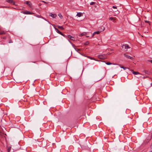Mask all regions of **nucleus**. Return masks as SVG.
<instances>
[{
  "instance_id": "f257e3e1",
  "label": "nucleus",
  "mask_w": 152,
  "mask_h": 152,
  "mask_svg": "<svg viewBox=\"0 0 152 152\" xmlns=\"http://www.w3.org/2000/svg\"><path fill=\"white\" fill-rule=\"evenodd\" d=\"M98 57L99 58L102 59H105L107 58L106 55L105 54L99 55Z\"/></svg>"
},
{
  "instance_id": "f03ea898",
  "label": "nucleus",
  "mask_w": 152,
  "mask_h": 152,
  "mask_svg": "<svg viewBox=\"0 0 152 152\" xmlns=\"http://www.w3.org/2000/svg\"><path fill=\"white\" fill-rule=\"evenodd\" d=\"M102 30H101L100 31H96L94 32V33L93 34L92 36H93L95 34H99L101 32L104 31L105 29V28L104 27H102Z\"/></svg>"
},
{
  "instance_id": "7ed1b4c3",
  "label": "nucleus",
  "mask_w": 152,
  "mask_h": 152,
  "mask_svg": "<svg viewBox=\"0 0 152 152\" xmlns=\"http://www.w3.org/2000/svg\"><path fill=\"white\" fill-rule=\"evenodd\" d=\"M21 12V13H22L24 14H26V15H31V14H34V13L33 12H31L29 11H22Z\"/></svg>"
},
{
  "instance_id": "20e7f679",
  "label": "nucleus",
  "mask_w": 152,
  "mask_h": 152,
  "mask_svg": "<svg viewBox=\"0 0 152 152\" xmlns=\"http://www.w3.org/2000/svg\"><path fill=\"white\" fill-rule=\"evenodd\" d=\"M24 4L28 5L30 8L32 7V4L29 1H26L24 2Z\"/></svg>"
},
{
  "instance_id": "39448f33",
  "label": "nucleus",
  "mask_w": 152,
  "mask_h": 152,
  "mask_svg": "<svg viewBox=\"0 0 152 152\" xmlns=\"http://www.w3.org/2000/svg\"><path fill=\"white\" fill-rule=\"evenodd\" d=\"M124 56L127 58L131 60H133L134 58L133 57H131L130 56L127 55L126 53L124 54Z\"/></svg>"
},
{
  "instance_id": "423d86ee",
  "label": "nucleus",
  "mask_w": 152,
  "mask_h": 152,
  "mask_svg": "<svg viewBox=\"0 0 152 152\" xmlns=\"http://www.w3.org/2000/svg\"><path fill=\"white\" fill-rule=\"evenodd\" d=\"M49 15L53 18H55L57 17V15L55 14H53L52 13H50Z\"/></svg>"
},
{
  "instance_id": "0eeeda50",
  "label": "nucleus",
  "mask_w": 152,
  "mask_h": 152,
  "mask_svg": "<svg viewBox=\"0 0 152 152\" xmlns=\"http://www.w3.org/2000/svg\"><path fill=\"white\" fill-rule=\"evenodd\" d=\"M116 19H117V18L115 17L113 18V17H110L109 18V20L113 21V22L114 23H115L116 22L115 20H116Z\"/></svg>"
},
{
  "instance_id": "6e6552de",
  "label": "nucleus",
  "mask_w": 152,
  "mask_h": 152,
  "mask_svg": "<svg viewBox=\"0 0 152 152\" xmlns=\"http://www.w3.org/2000/svg\"><path fill=\"white\" fill-rule=\"evenodd\" d=\"M124 50L126 51L128 49L130 48V47L128 45L126 44H124Z\"/></svg>"
},
{
  "instance_id": "1a4fd4ad",
  "label": "nucleus",
  "mask_w": 152,
  "mask_h": 152,
  "mask_svg": "<svg viewBox=\"0 0 152 152\" xmlns=\"http://www.w3.org/2000/svg\"><path fill=\"white\" fill-rule=\"evenodd\" d=\"M67 37H68L70 39V40H75V39L74 37L71 36L70 35H68L67 36Z\"/></svg>"
},
{
  "instance_id": "9d476101",
  "label": "nucleus",
  "mask_w": 152,
  "mask_h": 152,
  "mask_svg": "<svg viewBox=\"0 0 152 152\" xmlns=\"http://www.w3.org/2000/svg\"><path fill=\"white\" fill-rule=\"evenodd\" d=\"M6 1L8 2L9 3L12 4H15V2L12 0H7Z\"/></svg>"
},
{
  "instance_id": "9b49d317",
  "label": "nucleus",
  "mask_w": 152,
  "mask_h": 152,
  "mask_svg": "<svg viewBox=\"0 0 152 152\" xmlns=\"http://www.w3.org/2000/svg\"><path fill=\"white\" fill-rule=\"evenodd\" d=\"M131 71L132 72V73L134 75H137L138 74H140L138 72H135L133 70H132Z\"/></svg>"
},
{
  "instance_id": "f8f14e48",
  "label": "nucleus",
  "mask_w": 152,
  "mask_h": 152,
  "mask_svg": "<svg viewBox=\"0 0 152 152\" xmlns=\"http://www.w3.org/2000/svg\"><path fill=\"white\" fill-rule=\"evenodd\" d=\"M56 27H58V28H60L61 30H64V27L62 26H61L58 25L56 26Z\"/></svg>"
},
{
  "instance_id": "ddd939ff",
  "label": "nucleus",
  "mask_w": 152,
  "mask_h": 152,
  "mask_svg": "<svg viewBox=\"0 0 152 152\" xmlns=\"http://www.w3.org/2000/svg\"><path fill=\"white\" fill-rule=\"evenodd\" d=\"M82 15V13L81 12H78L77 13V16H78V17H80Z\"/></svg>"
},
{
  "instance_id": "4468645a",
  "label": "nucleus",
  "mask_w": 152,
  "mask_h": 152,
  "mask_svg": "<svg viewBox=\"0 0 152 152\" xmlns=\"http://www.w3.org/2000/svg\"><path fill=\"white\" fill-rule=\"evenodd\" d=\"M151 137H152V134H149V136L148 137L147 140H150L151 139Z\"/></svg>"
},
{
  "instance_id": "2eb2a0df",
  "label": "nucleus",
  "mask_w": 152,
  "mask_h": 152,
  "mask_svg": "<svg viewBox=\"0 0 152 152\" xmlns=\"http://www.w3.org/2000/svg\"><path fill=\"white\" fill-rule=\"evenodd\" d=\"M55 30L58 33L60 34V33H61V32H60V31H59L55 27L54 28Z\"/></svg>"
},
{
  "instance_id": "dca6fc26",
  "label": "nucleus",
  "mask_w": 152,
  "mask_h": 152,
  "mask_svg": "<svg viewBox=\"0 0 152 152\" xmlns=\"http://www.w3.org/2000/svg\"><path fill=\"white\" fill-rule=\"evenodd\" d=\"M58 16L61 19H62L63 18L62 15L60 14L59 13L58 14Z\"/></svg>"
},
{
  "instance_id": "f3484780",
  "label": "nucleus",
  "mask_w": 152,
  "mask_h": 152,
  "mask_svg": "<svg viewBox=\"0 0 152 152\" xmlns=\"http://www.w3.org/2000/svg\"><path fill=\"white\" fill-rule=\"evenodd\" d=\"M143 72L145 74H148V73L149 72L148 71V70H144L143 71Z\"/></svg>"
},
{
  "instance_id": "a211bd4d",
  "label": "nucleus",
  "mask_w": 152,
  "mask_h": 152,
  "mask_svg": "<svg viewBox=\"0 0 152 152\" xmlns=\"http://www.w3.org/2000/svg\"><path fill=\"white\" fill-rule=\"evenodd\" d=\"M60 34H61V35H62V36H63V37H67V36H66L64 35L62 33V32H61V33H60Z\"/></svg>"
},
{
  "instance_id": "6ab92c4d",
  "label": "nucleus",
  "mask_w": 152,
  "mask_h": 152,
  "mask_svg": "<svg viewBox=\"0 0 152 152\" xmlns=\"http://www.w3.org/2000/svg\"><path fill=\"white\" fill-rule=\"evenodd\" d=\"M5 33V32L4 31H2L0 32V34H4Z\"/></svg>"
},
{
  "instance_id": "aec40b11",
  "label": "nucleus",
  "mask_w": 152,
  "mask_h": 152,
  "mask_svg": "<svg viewBox=\"0 0 152 152\" xmlns=\"http://www.w3.org/2000/svg\"><path fill=\"white\" fill-rule=\"evenodd\" d=\"M90 59H91V60H95V61H99L98 60H96L95 59V58H92V57H91V58H90Z\"/></svg>"
},
{
  "instance_id": "412c9836",
  "label": "nucleus",
  "mask_w": 152,
  "mask_h": 152,
  "mask_svg": "<svg viewBox=\"0 0 152 152\" xmlns=\"http://www.w3.org/2000/svg\"><path fill=\"white\" fill-rule=\"evenodd\" d=\"M38 18H42L43 17H42L40 15H35Z\"/></svg>"
},
{
  "instance_id": "4be33fe9",
  "label": "nucleus",
  "mask_w": 152,
  "mask_h": 152,
  "mask_svg": "<svg viewBox=\"0 0 152 152\" xmlns=\"http://www.w3.org/2000/svg\"><path fill=\"white\" fill-rule=\"evenodd\" d=\"M144 21H145V23H149V25H150V21H148V20H145Z\"/></svg>"
},
{
  "instance_id": "5701e85b",
  "label": "nucleus",
  "mask_w": 152,
  "mask_h": 152,
  "mask_svg": "<svg viewBox=\"0 0 152 152\" xmlns=\"http://www.w3.org/2000/svg\"><path fill=\"white\" fill-rule=\"evenodd\" d=\"M106 64L108 65H111L112 64V63L109 62H107L106 63Z\"/></svg>"
},
{
  "instance_id": "b1692460",
  "label": "nucleus",
  "mask_w": 152,
  "mask_h": 152,
  "mask_svg": "<svg viewBox=\"0 0 152 152\" xmlns=\"http://www.w3.org/2000/svg\"><path fill=\"white\" fill-rule=\"evenodd\" d=\"M89 44V42H85V45H88Z\"/></svg>"
},
{
  "instance_id": "393cba45",
  "label": "nucleus",
  "mask_w": 152,
  "mask_h": 152,
  "mask_svg": "<svg viewBox=\"0 0 152 152\" xmlns=\"http://www.w3.org/2000/svg\"><path fill=\"white\" fill-rule=\"evenodd\" d=\"M124 45H122V46H121V49L122 50H123L124 49Z\"/></svg>"
},
{
  "instance_id": "a878e982",
  "label": "nucleus",
  "mask_w": 152,
  "mask_h": 152,
  "mask_svg": "<svg viewBox=\"0 0 152 152\" xmlns=\"http://www.w3.org/2000/svg\"><path fill=\"white\" fill-rule=\"evenodd\" d=\"M75 49V50L78 52V51H80V49H79V48H77V49H76L75 48H74Z\"/></svg>"
},
{
  "instance_id": "bb28decb",
  "label": "nucleus",
  "mask_w": 152,
  "mask_h": 152,
  "mask_svg": "<svg viewBox=\"0 0 152 152\" xmlns=\"http://www.w3.org/2000/svg\"><path fill=\"white\" fill-rule=\"evenodd\" d=\"M121 67L124 70H125L126 69H127V68L124 67L123 66H122Z\"/></svg>"
},
{
  "instance_id": "cd10ccee",
  "label": "nucleus",
  "mask_w": 152,
  "mask_h": 152,
  "mask_svg": "<svg viewBox=\"0 0 152 152\" xmlns=\"http://www.w3.org/2000/svg\"><path fill=\"white\" fill-rule=\"evenodd\" d=\"M95 3L94 2H91L90 3V5H92L93 4H94Z\"/></svg>"
},
{
  "instance_id": "c85d7f7f",
  "label": "nucleus",
  "mask_w": 152,
  "mask_h": 152,
  "mask_svg": "<svg viewBox=\"0 0 152 152\" xmlns=\"http://www.w3.org/2000/svg\"><path fill=\"white\" fill-rule=\"evenodd\" d=\"M112 7H113V9H117V7H115V6H113Z\"/></svg>"
},
{
  "instance_id": "c756f323",
  "label": "nucleus",
  "mask_w": 152,
  "mask_h": 152,
  "mask_svg": "<svg viewBox=\"0 0 152 152\" xmlns=\"http://www.w3.org/2000/svg\"><path fill=\"white\" fill-rule=\"evenodd\" d=\"M68 40V41L69 42L73 45V44L70 42V41H69V39Z\"/></svg>"
},
{
  "instance_id": "7c9ffc66",
  "label": "nucleus",
  "mask_w": 152,
  "mask_h": 152,
  "mask_svg": "<svg viewBox=\"0 0 152 152\" xmlns=\"http://www.w3.org/2000/svg\"><path fill=\"white\" fill-rule=\"evenodd\" d=\"M102 27H103V26H101L100 27V29H99V30H100V31L101 30H102Z\"/></svg>"
},
{
  "instance_id": "2f4dec72",
  "label": "nucleus",
  "mask_w": 152,
  "mask_h": 152,
  "mask_svg": "<svg viewBox=\"0 0 152 152\" xmlns=\"http://www.w3.org/2000/svg\"><path fill=\"white\" fill-rule=\"evenodd\" d=\"M87 57H88V58L90 59L91 57L89 56H87Z\"/></svg>"
},
{
  "instance_id": "473e14b6",
  "label": "nucleus",
  "mask_w": 152,
  "mask_h": 152,
  "mask_svg": "<svg viewBox=\"0 0 152 152\" xmlns=\"http://www.w3.org/2000/svg\"><path fill=\"white\" fill-rule=\"evenodd\" d=\"M149 61H150L152 64V60H149Z\"/></svg>"
},
{
  "instance_id": "72a5a7b5",
  "label": "nucleus",
  "mask_w": 152,
  "mask_h": 152,
  "mask_svg": "<svg viewBox=\"0 0 152 152\" xmlns=\"http://www.w3.org/2000/svg\"><path fill=\"white\" fill-rule=\"evenodd\" d=\"M12 42L11 40L9 41V43H12Z\"/></svg>"
},
{
  "instance_id": "f704fd0d",
  "label": "nucleus",
  "mask_w": 152,
  "mask_h": 152,
  "mask_svg": "<svg viewBox=\"0 0 152 152\" xmlns=\"http://www.w3.org/2000/svg\"><path fill=\"white\" fill-rule=\"evenodd\" d=\"M3 8H4V7H5V8H7V7H3Z\"/></svg>"
},
{
  "instance_id": "c9c22d12",
  "label": "nucleus",
  "mask_w": 152,
  "mask_h": 152,
  "mask_svg": "<svg viewBox=\"0 0 152 152\" xmlns=\"http://www.w3.org/2000/svg\"><path fill=\"white\" fill-rule=\"evenodd\" d=\"M43 1V2H44V3H46V2H45L44 1Z\"/></svg>"
},
{
  "instance_id": "e433bc0d",
  "label": "nucleus",
  "mask_w": 152,
  "mask_h": 152,
  "mask_svg": "<svg viewBox=\"0 0 152 152\" xmlns=\"http://www.w3.org/2000/svg\"><path fill=\"white\" fill-rule=\"evenodd\" d=\"M151 86H152V83H151Z\"/></svg>"
},
{
  "instance_id": "4c0bfd02",
  "label": "nucleus",
  "mask_w": 152,
  "mask_h": 152,
  "mask_svg": "<svg viewBox=\"0 0 152 152\" xmlns=\"http://www.w3.org/2000/svg\"><path fill=\"white\" fill-rule=\"evenodd\" d=\"M81 35L82 36H83V35L82 34H81Z\"/></svg>"
}]
</instances>
